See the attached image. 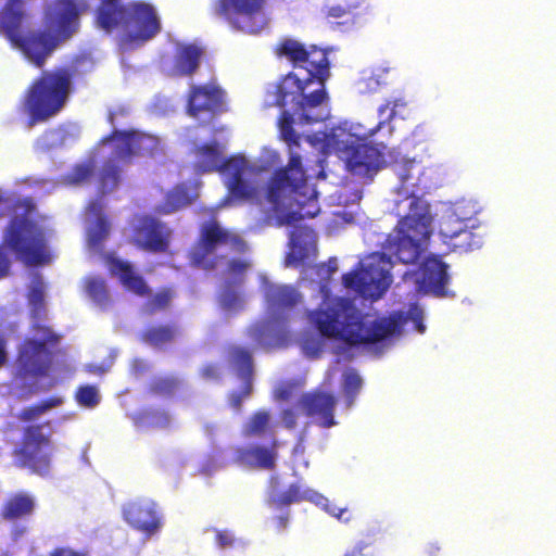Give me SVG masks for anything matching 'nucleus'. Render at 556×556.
Here are the masks:
<instances>
[{
	"mask_svg": "<svg viewBox=\"0 0 556 556\" xmlns=\"http://www.w3.org/2000/svg\"><path fill=\"white\" fill-rule=\"evenodd\" d=\"M31 1H4L0 9V34H4L35 67L42 68L58 47L78 31L80 16L88 5L84 0H52L43 8V27L22 34Z\"/></svg>",
	"mask_w": 556,
	"mask_h": 556,
	"instance_id": "obj_1",
	"label": "nucleus"
},
{
	"mask_svg": "<svg viewBox=\"0 0 556 556\" xmlns=\"http://www.w3.org/2000/svg\"><path fill=\"white\" fill-rule=\"evenodd\" d=\"M308 317L323 337L350 345L381 342L400 333L405 320L402 313H394L367 323L351 299L340 296L325 300Z\"/></svg>",
	"mask_w": 556,
	"mask_h": 556,
	"instance_id": "obj_2",
	"label": "nucleus"
},
{
	"mask_svg": "<svg viewBox=\"0 0 556 556\" xmlns=\"http://www.w3.org/2000/svg\"><path fill=\"white\" fill-rule=\"evenodd\" d=\"M265 201L278 226L293 225L318 214L317 191L307 182L299 154L292 153L288 165L269 178Z\"/></svg>",
	"mask_w": 556,
	"mask_h": 556,
	"instance_id": "obj_3",
	"label": "nucleus"
},
{
	"mask_svg": "<svg viewBox=\"0 0 556 556\" xmlns=\"http://www.w3.org/2000/svg\"><path fill=\"white\" fill-rule=\"evenodd\" d=\"M78 75L77 65L71 63L45 70L31 81L23 99L28 128L48 121L63 109Z\"/></svg>",
	"mask_w": 556,
	"mask_h": 556,
	"instance_id": "obj_4",
	"label": "nucleus"
},
{
	"mask_svg": "<svg viewBox=\"0 0 556 556\" xmlns=\"http://www.w3.org/2000/svg\"><path fill=\"white\" fill-rule=\"evenodd\" d=\"M98 26L105 31L117 28L121 24L134 25L135 33H128L122 38V46L131 50L155 37L161 30V23L154 8L144 2L122 0H99L96 10Z\"/></svg>",
	"mask_w": 556,
	"mask_h": 556,
	"instance_id": "obj_5",
	"label": "nucleus"
},
{
	"mask_svg": "<svg viewBox=\"0 0 556 556\" xmlns=\"http://www.w3.org/2000/svg\"><path fill=\"white\" fill-rule=\"evenodd\" d=\"M130 116V110L121 105L111 110L108 114V122L113 130L101 139V143L115 142L113 157L121 163H130L135 156L153 157L163 152L161 141L157 137L136 129L119 130L115 127L126 124Z\"/></svg>",
	"mask_w": 556,
	"mask_h": 556,
	"instance_id": "obj_6",
	"label": "nucleus"
},
{
	"mask_svg": "<svg viewBox=\"0 0 556 556\" xmlns=\"http://www.w3.org/2000/svg\"><path fill=\"white\" fill-rule=\"evenodd\" d=\"M54 444L51 421L24 427L18 445L12 451L13 464L33 475L46 477L52 467Z\"/></svg>",
	"mask_w": 556,
	"mask_h": 556,
	"instance_id": "obj_7",
	"label": "nucleus"
},
{
	"mask_svg": "<svg viewBox=\"0 0 556 556\" xmlns=\"http://www.w3.org/2000/svg\"><path fill=\"white\" fill-rule=\"evenodd\" d=\"M308 84L305 78H299L293 73L283 76L275 88V105L286 108L291 105L294 114L300 115L301 122L314 123L319 118L311 117L308 111L315 109L328 100L326 87H316Z\"/></svg>",
	"mask_w": 556,
	"mask_h": 556,
	"instance_id": "obj_8",
	"label": "nucleus"
},
{
	"mask_svg": "<svg viewBox=\"0 0 556 556\" xmlns=\"http://www.w3.org/2000/svg\"><path fill=\"white\" fill-rule=\"evenodd\" d=\"M432 223L429 204L413 195L409 213L397 220L384 243H426L433 233Z\"/></svg>",
	"mask_w": 556,
	"mask_h": 556,
	"instance_id": "obj_9",
	"label": "nucleus"
},
{
	"mask_svg": "<svg viewBox=\"0 0 556 556\" xmlns=\"http://www.w3.org/2000/svg\"><path fill=\"white\" fill-rule=\"evenodd\" d=\"M265 0H215L213 12L233 29L257 34L266 26Z\"/></svg>",
	"mask_w": 556,
	"mask_h": 556,
	"instance_id": "obj_10",
	"label": "nucleus"
},
{
	"mask_svg": "<svg viewBox=\"0 0 556 556\" xmlns=\"http://www.w3.org/2000/svg\"><path fill=\"white\" fill-rule=\"evenodd\" d=\"M59 337L49 333L45 341L26 339L21 344L16 357L17 370L23 378L46 377L52 365V353L47 343L55 344Z\"/></svg>",
	"mask_w": 556,
	"mask_h": 556,
	"instance_id": "obj_11",
	"label": "nucleus"
},
{
	"mask_svg": "<svg viewBox=\"0 0 556 556\" xmlns=\"http://www.w3.org/2000/svg\"><path fill=\"white\" fill-rule=\"evenodd\" d=\"M225 91L215 83L191 84L187 93L186 111L199 118L202 114L216 115L224 110Z\"/></svg>",
	"mask_w": 556,
	"mask_h": 556,
	"instance_id": "obj_12",
	"label": "nucleus"
},
{
	"mask_svg": "<svg viewBox=\"0 0 556 556\" xmlns=\"http://www.w3.org/2000/svg\"><path fill=\"white\" fill-rule=\"evenodd\" d=\"M299 406L305 416L314 419L321 428H331L337 422L334 410L337 406L336 396L324 390H314L302 394Z\"/></svg>",
	"mask_w": 556,
	"mask_h": 556,
	"instance_id": "obj_13",
	"label": "nucleus"
},
{
	"mask_svg": "<svg viewBox=\"0 0 556 556\" xmlns=\"http://www.w3.org/2000/svg\"><path fill=\"white\" fill-rule=\"evenodd\" d=\"M345 163L354 176L369 180L386 165L382 151L366 143L349 148Z\"/></svg>",
	"mask_w": 556,
	"mask_h": 556,
	"instance_id": "obj_14",
	"label": "nucleus"
},
{
	"mask_svg": "<svg viewBox=\"0 0 556 556\" xmlns=\"http://www.w3.org/2000/svg\"><path fill=\"white\" fill-rule=\"evenodd\" d=\"M447 270L448 265L442 261L440 255L430 254L425 257L420 264L417 279L419 290L437 296L447 295V286L451 280Z\"/></svg>",
	"mask_w": 556,
	"mask_h": 556,
	"instance_id": "obj_15",
	"label": "nucleus"
},
{
	"mask_svg": "<svg viewBox=\"0 0 556 556\" xmlns=\"http://www.w3.org/2000/svg\"><path fill=\"white\" fill-rule=\"evenodd\" d=\"M124 520L135 530L150 536L161 528L156 504L151 500L129 502L122 509Z\"/></svg>",
	"mask_w": 556,
	"mask_h": 556,
	"instance_id": "obj_16",
	"label": "nucleus"
},
{
	"mask_svg": "<svg viewBox=\"0 0 556 556\" xmlns=\"http://www.w3.org/2000/svg\"><path fill=\"white\" fill-rule=\"evenodd\" d=\"M342 282L345 288L370 300L380 299L389 287L387 277L382 273H371L366 269L344 274Z\"/></svg>",
	"mask_w": 556,
	"mask_h": 556,
	"instance_id": "obj_17",
	"label": "nucleus"
},
{
	"mask_svg": "<svg viewBox=\"0 0 556 556\" xmlns=\"http://www.w3.org/2000/svg\"><path fill=\"white\" fill-rule=\"evenodd\" d=\"M250 267V262L243 260H232L228 265L231 278L224 281L223 288L218 294V302L226 311H239L243 307V298L241 288L244 282V273Z\"/></svg>",
	"mask_w": 556,
	"mask_h": 556,
	"instance_id": "obj_18",
	"label": "nucleus"
},
{
	"mask_svg": "<svg viewBox=\"0 0 556 556\" xmlns=\"http://www.w3.org/2000/svg\"><path fill=\"white\" fill-rule=\"evenodd\" d=\"M2 243H46V240L41 228L25 211L10 219Z\"/></svg>",
	"mask_w": 556,
	"mask_h": 556,
	"instance_id": "obj_19",
	"label": "nucleus"
},
{
	"mask_svg": "<svg viewBox=\"0 0 556 556\" xmlns=\"http://www.w3.org/2000/svg\"><path fill=\"white\" fill-rule=\"evenodd\" d=\"M278 441L274 439L269 446L249 445L239 446L235 450V463L251 468L274 470L276 467Z\"/></svg>",
	"mask_w": 556,
	"mask_h": 556,
	"instance_id": "obj_20",
	"label": "nucleus"
},
{
	"mask_svg": "<svg viewBox=\"0 0 556 556\" xmlns=\"http://www.w3.org/2000/svg\"><path fill=\"white\" fill-rule=\"evenodd\" d=\"M172 232L165 223L149 215H138L132 220L135 243H169Z\"/></svg>",
	"mask_w": 556,
	"mask_h": 556,
	"instance_id": "obj_21",
	"label": "nucleus"
},
{
	"mask_svg": "<svg viewBox=\"0 0 556 556\" xmlns=\"http://www.w3.org/2000/svg\"><path fill=\"white\" fill-rule=\"evenodd\" d=\"M204 54V48L197 43L179 45L173 58L169 76L192 77L198 73Z\"/></svg>",
	"mask_w": 556,
	"mask_h": 556,
	"instance_id": "obj_22",
	"label": "nucleus"
},
{
	"mask_svg": "<svg viewBox=\"0 0 556 556\" xmlns=\"http://www.w3.org/2000/svg\"><path fill=\"white\" fill-rule=\"evenodd\" d=\"M307 56L295 67L303 68L307 75L304 77L308 84L316 87H326V81L330 76V63L327 51L316 46L306 48Z\"/></svg>",
	"mask_w": 556,
	"mask_h": 556,
	"instance_id": "obj_23",
	"label": "nucleus"
},
{
	"mask_svg": "<svg viewBox=\"0 0 556 556\" xmlns=\"http://www.w3.org/2000/svg\"><path fill=\"white\" fill-rule=\"evenodd\" d=\"M85 211L92 217L86 227L87 243H103L110 238L112 223L109 216L104 214L102 199L91 200Z\"/></svg>",
	"mask_w": 556,
	"mask_h": 556,
	"instance_id": "obj_24",
	"label": "nucleus"
},
{
	"mask_svg": "<svg viewBox=\"0 0 556 556\" xmlns=\"http://www.w3.org/2000/svg\"><path fill=\"white\" fill-rule=\"evenodd\" d=\"M267 309L273 315H278L296 306L301 301V294L291 286L267 285L264 289Z\"/></svg>",
	"mask_w": 556,
	"mask_h": 556,
	"instance_id": "obj_25",
	"label": "nucleus"
},
{
	"mask_svg": "<svg viewBox=\"0 0 556 556\" xmlns=\"http://www.w3.org/2000/svg\"><path fill=\"white\" fill-rule=\"evenodd\" d=\"M105 258L110 270L118 275L119 281L126 290L138 296H148L150 294V288L147 282L140 275L134 271L129 263L117 260L112 255H106Z\"/></svg>",
	"mask_w": 556,
	"mask_h": 556,
	"instance_id": "obj_26",
	"label": "nucleus"
},
{
	"mask_svg": "<svg viewBox=\"0 0 556 556\" xmlns=\"http://www.w3.org/2000/svg\"><path fill=\"white\" fill-rule=\"evenodd\" d=\"M198 166L201 172H222L224 173L235 162L237 157L224 159L217 142L204 143L195 148Z\"/></svg>",
	"mask_w": 556,
	"mask_h": 556,
	"instance_id": "obj_27",
	"label": "nucleus"
},
{
	"mask_svg": "<svg viewBox=\"0 0 556 556\" xmlns=\"http://www.w3.org/2000/svg\"><path fill=\"white\" fill-rule=\"evenodd\" d=\"M34 510V498L26 493H16L5 500L0 510V517L3 520L15 522L30 517Z\"/></svg>",
	"mask_w": 556,
	"mask_h": 556,
	"instance_id": "obj_28",
	"label": "nucleus"
},
{
	"mask_svg": "<svg viewBox=\"0 0 556 556\" xmlns=\"http://www.w3.org/2000/svg\"><path fill=\"white\" fill-rule=\"evenodd\" d=\"M245 164L243 159H236L224 173L228 174L227 187L229 192L237 199H252L255 189L244 180Z\"/></svg>",
	"mask_w": 556,
	"mask_h": 556,
	"instance_id": "obj_29",
	"label": "nucleus"
},
{
	"mask_svg": "<svg viewBox=\"0 0 556 556\" xmlns=\"http://www.w3.org/2000/svg\"><path fill=\"white\" fill-rule=\"evenodd\" d=\"M26 267L45 266L51 263L52 256L47 245H7Z\"/></svg>",
	"mask_w": 556,
	"mask_h": 556,
	"instance_id": "obj_30",
	"label": "nucleus"
},
{
	"mask_svg": "<svg viewBox=\"0 0 556 556\" xmlns=\"http://www.w3.org/2000/svg\"><path fill=\"white\" fill-rule=\"evenodd\" d=\"M179 332L176 325H156L144 329L140 334L141 342L153 346L164 348L173 343Z\"/></svg>",
	"mask_w": 556,
	"mask_h": 556,
	"instance_id": "obj_31",
	"label": "nucleus"
},
{
	"mask_svg": "<svg viewBox=\"0 0 556 556\" xmlns=\"http://www.w3.org/2000/svg\"><path fill=\"white\" fill-rule=\"evenodd\" d=\"M271 414L266 409L254 412L242 427L244 438H261L266 434H274Z\"/></svg>",
	"mask_w": 556,
	"mask_h": 556,
	"instance_id": "obj_32",
	"label": "nucleus"
},
{
	"mask_svg": "<svg viewBox=\"0 0 556 556\" xmlns=\"http://www.w3.org/2000/svg\"><path fill=\"white\" fill-rule=\"evenodd\" d=\"M459 236H464L466 240L472 239V232L467 228L465 220L455 214L443 216L439 223V237L443 243Z\"/></svg>",
	"mask_w": 556,
	"mask_h": 556,
	"instance_id": "obj_33",
	"label": "nucleus"
},
{
	"mask_svg": "<svg viewBox=\"0 0 556 556\" xmlns=\"http://www.w3.org/2000/svg\"><path fill=\"white\" fill-rule=\"evenodd\" d=\"M409 112L408 103L404 98L387 100L378 108L379 122L372 132L381 128L384 124L390 123L395 117L406 118Z\"/></svg>",
	"mask_w": 556,
	"mask_h": 556,
	"instance_id": "obj_34",
	"label": "nucleus"
},
{
	"mask_svg": "<svg viewBox=\"0 0 556 556\" xmlns=\"http://www.w3.org/2000/svg\"><path fill=\"white\" fill-rule=\"evenodd\" d=\"M229 363L236 369L238 376L243 381H252L253 359L251 352L242 346H232L229 349Z\"/></svg>",
	"mask_w": 556,
	"mask_h": 556,
	"instance_id": "obj_35",
	"label": "nucleus"
},
{
	"mask_svg": "<svg viewBox=\"0 0 556 556\" xmlns=\"http://www.w3.org/2000/svg\"><path fill=\"white\" fill-rule=\"evenodd\" d=\"M198 243H242V241L223 229L215 219H211L202 224Z\"/></svg>",
	"mask_w": 556,
	"mask_h": 556,
	"instance_id": "obj_36",
	"label": "nucleus"
},
{
	"mask_svg": "<svg viewBox=\"0 0 556 556\" xmlns=\"http://www.w3.org/2000/svg\"><path fill=\"white\" fill-rule=\"evenodd\" d=\"M182 380L175 375L156 376L148 384V393L155 396L172 397L180 389Z\"/></svg>",
	"mask_w": 556,
	"mask_h": 556,
	"instance_id": "obj_37",
	"label": "nucleus"
},
{
	"mask_svg": "<svg viewBox=\"0 0 556 556\" xmlns=\"http://www.w3.org/2000/svg\"><path fill=\"white\" fill-rule=\"evenodd\" d=\"M86 294L101 308L110 304V292L105 280L99 276H89L84 279Z\"/></svg>",
	"mask_w": 556,
	"mask_h": 556,
	"instance_id": "obj_38",
	"label": "nucleus"
},
{
	"mask_svg": "<svg viewBox=\"0 0 556 556\" xmlns=\"http://www.w3.org/2000/svg\"><path fill=\"white\" fill-rule=\"evenodd\" d=\"M275 52L279 58H286L294 67L305 60L306 47L291 38L282 39L275 48Z\"/></svg>",
	"mask_w": 556,
	"mask_h": 556,
	"instance_id": "obj_39",
	"label": "nucleus"
},
{
	"mask_svg": "<svg viewBox=\"0 0 556 556\" xmlns=\"http://www.w3.org/2000/svg\"><path fill=\"white\" fill-rule=\"evenodd\" d=\"M192 203V197L187 187L178 185L168 191L162 204V212L169 214Z\"/></svg>",
	"mask_w": 556,
	"mask_h": 556,
	"instance_id": "obj_40",
	"label": "nucleus"
},
{
	"mask_svg": "<svg viewBox=\"0 0 556 556\" xmlns=\"http://www.w3.org/2000/svg\"><path fill=\"white\" fill-rule=\"evenodd\" d=\"M62 403L63 400L59 396L45 399L20 410L17 414V419L23 422H33L50 409L59 407Z\"/></svg>",
	"mask_w": 556,
	"mask_h": 556,
	"instance_id": "obj_41",
	"label": "nucleus"
},
{
	"mask_svg": "<svg viewBox=\"0 0 556 556\" xmlns=\"http://www.w3.org/2000/svg\"><path fill=\"white\" fill-rule=\"evenodd\" d=\"M394 253L396 258L403 264H416L426 245H383Z\"/></svg>",
	"mask_w": 556,
	"mask_h": 556,
	"instance_id": "obj_42",
	"label": "nucleus"
},
{
	"mask_svg": "<svg viewBox=\"0 0 556 556\" xmlns=\"http://www.w3.org/2000/svg\"><path fill=\"white\" fill-rule=\"evenodd\" d=\"M293 123L292 113L287 110L282 111L278 119L280 135L290 147H298L300 144V136L294 130Z\"/></svg>",
	"mask_w": 556,
	"mask_h": 556,
	"instance_id": "obj_43",
	"label": "nucleus"
},
{
	"mask_svg": "<svg viewBox=\"0 0 556 556\" xmlns=\"http://www.w3.org/2000/svg\"><path fill=\"white\" fill-rule=\"evenodd\" d=\"M121 168L113 161H108L100 174V189L102 193L112 191L119 182Z\"/></svg>",
	"mask_w": 556,
	"mask_h": 556,
	"instance_id": "obj_44",
	"label": "nucleus"
},
{
	"mask_svg": "<svg viewBox=\"0 0 556 556\" xmlns=\"http://www.w3.org/2000/svg\"><path fill=\"white\" fill-rule=\"evenodd\" d=\"M75 400L83 407L93 408L100 403L101 397L96 386L84 384L77 388Z\"/></svg>",
	"mask_w": 556,
	"mask_h": 556,
	"instance_id": "obj_45",
	"label": "nucleus"
},
{
	"mask_svg": "<svg viewBox=\"0 0 556 556\" xmlns=\"http://www.w3.org/2000/svg\"><path fill=\"white\" fill-rule=\"evenodd\" d=\"M304 498L298 484H290L287 490L280 492L270 498V504L276 508L298 503Z\"/></svg>",
	"mask_w": 556,
	"mask_h": 556,
	"instance_id": "obj_46",
	"label": "nucleus"
},
{
	"mask_svg": "<svg viewBox=\"0 0 556 556\" xmlns=\"http://www.w3.org/2000/svg\"><path fill=\"white\" fill-rule=\"evenodd\" d=\"M217 245H198L193 253V264L204 269L214 268L216 266L215 248Z\"/></svg>",
	"mask_w": 556,
	"mask_h": 556,
	"instance_id": "obj_47",
	"label": "nucleus"
},
{
	"mask_svg": "<svg viewBox=\"0 0 556 556\" xmlns=\"http://www.w3.org/2000/svg\"><path fill=\"white\" fill-rule=\"evenodd\" d=\"M363 380L355 371H349L344 375L343 392L346 397L348 404L352 405L358 392L361 391Z\"/></svg>",
	"mask_w": 556,
	"mask_h": 556,
	"instance_id": "obj_48",
	"label": "nucleus"
},
{
	"mask_svg": "<svg viewBox=\"0 0 556 556\" xmlns=\"http://www.w3.org/2000/svg\"><path fill=\"white\" fill-rule=\"evenodd\" d=\"M173 299V292L169 289H164L146 302V309L149 314H154L157 311L165 309L169 306Z\"/></svg>",
	"mask_w": 556,
	"mask_h": 556,
	"instance_id": "obj_49",
	"label": "nucleus"
},
{
	"mask_svg": "<svg viewBox=\"0 0 556 556\" xmlns=\"http://www.w3.org/2000/svg\"><path fill=\"white\" fill-rule=\"evenodd\" d=\"M316 233L311 227L293 225L289 232L288 243H316Z\"/></svg>",
	"mask_w": 556,
	"mask_h": 556,
	"instance_id": "obj_50",
	"label": "nucleus"
},
{
	"mask_svg": "<svg viewBox=\"0 0 556 556\" xmlns=\"http://www.w3.org/2000/svg\"><path fill=\"white\" fill-rule=\"evenodd\" d=\"M416 166V162L414 160H403L401 163H396L394 165V172L401 180L402 188H404L407 184L414 185L412 180L414 179L413 169Z\"/></svg>",
	"mask_w": 556,
	"mask_h": 556,
	"instance_id": "obj_51",
	"label": "nucleus"
},
{
	"mask_svg": "<svg viewBox=\"0 0 556 556\" xmlns=\"http://www.w3.org/2000/svg\"><path fill=\"white\" fill-rule=\"evenodd\" d=\"M253 387L252 381H243V387L240 391H233L229 394V405L236 410L240 412L242 407V403L245 399L250 397L252 394Z\"/></svg>",
	"mask_w": 556,
	"mask_h": 556,
	"instance_id": "obj_52",
	"label": "nucleus"
},
{
	"mask_svg": "<svg viewBox=\"0 0 556 556\" xmlns=\"http://www.w3.org/2000/svg\"><path fill=\"white\" fill-rule=\"evenodd\" d=\"M382 84L381 73L371 72L364 74L358 80V87L362 92H375Z\"/></svg>",
	"mask_w": 556,
	"mask_h": 556,
	"instance_id": "obj_53",
	"label": "nucleus"
},
{
	"mask_svg": "<svg viewBox=\"0 0 556 556\" xmlns=\"http://www.w3.org/2000/svg\"><path fill=\"white\" fill-rule=\"evenodd\" d=\"M93 173V168L89 164H78L75 165L72 172L68 174V180L72 184H81L88 180Z\"/></svg>",
	"mask_w": 556,
	"mask_h": 556,
	"instance_id": "obj_54",
	"label": "nucleus"
},
{
	"mask_svg": "<svg viewBox=\"0 0 556 556\" xmlns=\"http://www.w3.org/2000/svg\"><path fill=\"white\" fill-rule=\"evenodd\" d=\"M306 245H290L291 251L286 256V264L289 266H301L304 264V254L302 253L303 248Z\"/></svg>",
	"mask_w": 556,
	"mask_h": 556,
	"instance_id": "obj_55",
	"label": "nucleus"
},
{
	"mask_svg": "<svg viewBox=\"0 0 556 556\" xmlns=\"http://www.w3.org/2000/svg\"><path fill=\"white\" fill-rule=\"evenodd\" d=\"M358 4H359V2L357 1L355 3L348 4L346 7H342V5L329 7V8H327L326 13H325L326 17H333V18L343 17L352 9L357 8Z\"/></svg>",
	"mask_w": 556,
	"mask_h": 556,
	"instance_id": "obj_56",
	"label": "nucleus"
},
{
	"mask_svg": "<svg viewBox=\"0 0 556 556\" xmlns=\"http://www.w3.org/2000/svg\"><path fill=\"white\" fill-rule=\"evenodd\" d=\"M29 303L34 307H42L45 302L43 287L39 283L29 291Z\"/></svg>",
	"mask_w": 556,
	"mask_h": 556,
	"instance_id": "obj_57",
	"label": "nucleus"
},
{
	"mask_svg": "<svg viewBox=\"0 0 556 556\" xmlns=\"http://www.w3.org/2000/svg\"><path fill=\"white\" fill-rule=\"evenodd\" d=\"M8 247L0 245V279L7 277L10 273L11 261L8 252Z\"/></svg>",
	"mask_w": 556,
	"mask_h": 556,
	"instance_id": "obj_58",
	"label": "nucleus"
},
{
	"mask_svg": "<svg viewBox=\"0 0 556 556\" xmlns=\"http://www.w3.org/2000/svg\"><path fill=\"white\" fill-rule=\"evenodd\" d=\"M280 417H281L283 426L287 429L295 428L296 421H298V417H296V414L292 409H290V408L283 409L281 412Z\"/></svg>",
	"mask_w": 556,
	"mask_h": 556,
	"instance_id": "obj_59",
	"label": "nucleus"
},
{
	"mask_svg": "<svg viewBox=\"0 0 556 556\" xmlns=\"http://www.w3.org/2000/svg\"><path fill=\"white\" fill-rule=\"evenodd\" d=\"M216 542L219 547L224 548L227 546H231L235 543V538L231 532L227 530L218 531L216 533Z\"/></svg>",
	"mask_w": 556,
	"mask_h": 556,
	"instance_id": "obj_60",
	"label": "nucleus"
},
{
	"mask_svg": "<svg viewBox=\"0 0 556 556\" xmlns=\"http://www.w3.org/2000/svg\"><path fill=\"white\" fill-rule=\"evenodd\" d=\"M200 375L206 380H216L219 377L218 367L215 364H206L201 368Z\"/></svg>",
	"mask_w": 556,
	"mask_h": 556,
	"instance_id": "obj_61",
	"label": "nucleus"
},
{
	"mask_svg": "<svg viewBox=\"0 0 556 556\" xmlns=\"http://www.w3.org/2000/svg\"><path fill=\"white\" fill-rule=\"evenodd\" d=\"M49 556H88L87 553L73 549L71 547H56Z\"/></svg>",
	"mask_w": 556,
	"mask_h": 556,
	"instance_id": "obj_62",
	"label": "nucleus"
},
{
	"mask_svg": "<svg viewBox=\"0 0 556 556\" xmlns=\"http://www.w3.org/2000/svg\"><path fill=\"white\" fill-rule=\"evenodd\" d=\"M369 543L366 542H357L351 551H348L344 556H363L365 548H367Z\"/></svg>",
	"mask_w": 556,
	"mask_h": 556,
	"instance_id": "obj_63",
	"label": "nucleus"
},
{
	"mask_svg": "<svg viewBox=\"0 0 556 556\" xmlns=\"http://www.w3.org/2000/svg\"><path fill=\"white\" fill-rule=\"evenodd\" d=\"M439 555H440V547L434 543L427 544L421 552V556H439Z\"/></svg>",
	"mask_w": 556,
	"mask_h": 556,
	"instance_id": "obj_64",
	"label": "nucleus"
}]
</instances>
